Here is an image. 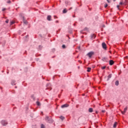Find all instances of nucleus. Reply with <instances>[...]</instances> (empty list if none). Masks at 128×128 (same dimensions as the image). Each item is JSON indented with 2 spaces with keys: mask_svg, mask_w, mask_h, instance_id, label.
Listing matches in <instances>:
<instances>
[{
  "mask_svg": "<svg viewBox=\"0 0 128 128\" xmlns=\"http://www.w3.org/2000/svg\"><path fill=\"white\" fill-rule=\"evenodd\" d=\"M108 4H106V5H105V6H104V8H108Z\"/></svg>",
  "mask_w": 128,
  "mask_h": 128,
  "instance_id": "obj_25",
  "label": "nucleus"
},
{
  "mask_svg": "<svg viewBox=\"0 0 128 128\" xmlns=\"http://www.w3.org/2000/svg\"><path fill=\"white\" fill-rule=\"evenodd\" d=\"M115 84H116V86H118V84H119L118 80H116V81L115 82Z\"/></svg>",
  "mask_w": 128,
  "mask_h": 128,
  "instance_id": "obj_15",
  "label": "nucleus"
},
{
  "mask_svg": "<svg viewBox=\"0 0 128 128\" xmlns=\"http://www.w3.org/2000/svg\"><path fill=\"white\" fill-rule=\"evenodd\" d=\"M8 4H10L11 2L10 0H8L7 2Z\"/></svg>",
  "mask_w": 128,
  "mask_h": 128,
  "instance_id": "obj_29",
  "label": "nucleus"
},
{
  "mask_svg": "<svg viewBox=\"0 0 128 128\" xmlns=\"http://www.w3.org/2000/svg\"><path fill=\"white\" fill-rule=\"evenodd\" d=\"M94 54V52H90L87 54V56H88L89 58H92V56H93Z\"/></svg>",
  "mask_w": 128,
  "mask_h": 128,
  "instance_id": "obj_3",
  "label": "nucleus"
},
{
  "mask_svg": "<svg viewBox=\"0 0 128 128\" xmlns=\"http://www.w3.org/2000/svg\"><path fill=\"white\" fill-rule=\"evenodd\" d=\"M90 70H92V68H88L87 72H90Z\"/></svg>",
  "mask_w": 128,
  "mask_h": 128,
  "instance_id": "obj_16",
  "label": "nucleus"
},
{
  "mask_svg": "<svg viewBox=\"0 0 128 128\" xmlns=\"http://www.w3.org/2000/svg\"><path fill=\"white\" fill-rule=\"evenodd\" d=\"M66 12H68V10H66V9H64L63 10V14H66Z\"/></svg>",
  "mask_w": 128,
  "mask_h": 128,
  "instance_id": "obj_14",
  "label": "nucleus"
},
{
  "mask_svg": "<svg viewBox=\"0 0 128 128\" xmlns=\"http://www.w3.org/2000/svg\"><path fill=\"white\" fill-rule=\"evenodd\" d=\"M114 64V60H110L109 62V64H110V66H112V64Z\"/></svg>",
  "mask_w": 128,
  "mask_h": 128,
  "instance_id": "obj_7",
  "label": "nucleus"
},
{
  "mask_svg": "<svg viewBox=\"0 0 128 128\" xmlns=\"http://www.w3.org/2000/svg\"><path fill=\"white\" fill-rule=\"evenodd\" d=\"M1 124L2 126H6L8 124V122L6 120H3L1 122Z\"/></svg>",
  "mask_w": 128,
  "mask_h": 128,
  "instance_id": "obj_2",
  "label": "nucleus"
},
{
  "mask_svg": "<svg viewBox=\"0 0 128 128\" xmlns=\"http://www.w3.org/2000/svg\"><path fill=\"white\" fill-rule=\"evenodd\" d=\"M47 20H49V21H50V20H52V16H47Z\"/></svg>",
  "mask_w": 128,
  "mask_h": 128,
  "instance_id": "obj_8",
  "label": "nucleus"
},
{
  "mask_svg": "<svg viewBox=\"0 0 128 128\" xmlns=\"http://www.w3.org/2000/svg\"><path fill=\"white\" fill-rule=\"evenodd\" d=\"M54 18H58V16H54Z\"/></svg>",
  "mask_w": 128,
  "mask_h": 128,
  "instance_id": "obj_31",
  "label": "nucleus"
},
{
  "mask_svg": "<svg viewBox=\"0 0 128 128\" xmlns=\"http://www.w3.org/2000/svg\"><path fill=\"white\" fill-rule=\"evenodd\" d=\"M102 70H104V68H106V66H103L102 68Z\"/></svg>",
  "mask_w": 128,
  "mask_h": 128,
  "instance_id": "obj_27",
  "label": "nucleus"
},
{
  "mask_svg": "<svg viewBox=\"0 0 128 128\" xmlns=\"http://www.w3.org/2000/svg\"><path fill=\"white\" fill-rule=\"evenodd\" d=\"M102 112H106V110H102Z\"/></svg>",
  "mask_w": 128,
  "mask_h": 128,
  "instance_id": "obj_28",
  "label": "nucleus"
},
{
  "mask_svg": "<svg viewBox=\"0 0 128 128\" xmlns=\"http://www.w3.org/2000/svg\"><path fill=\"white\" fill-rule=\"evenodd\" d=\"M112 0H107L108 2L110 3V2Z\"/></svg>",
  "mask_w": 128,
  "mask_h": 128,
  "instance_id": "obj_24",
  "label": "nucleus"
},
{
  "mask_svg": "<svg viewBox=\"0 0 128 128\" xmlns=\"http://www.w3.org/2000/svg\"><path fill=\"white\" fill-rule=\"evenodd\" d=\"M114 0V2H116V0Z\"/></svg>",
  "mask_w": 128,
  "mask_h": 128,
  "instance_id": "obj_39",
  "label": "nucleus"
},
{
  "mask_svg": "<svg viewBox=\"0 0 128 128\" xmlns=\"http://www.w3.org/2000/svg\"><path fill=\"white\" fill-rule=\"evenodd\" d=\"M62 108H68V104H64L61 106Z\"/></svg>",
  "mask_w": 128,
  "mask_h": 128,
  "instance_id": "obj_6",
  "label": "nucleus"
},
{
  "mask_svg": "<svg viewBox=\"0 0 128 128\" xmlns=\"http://www.w3.org/2000/svg\"><path fill=\"white\" fill-rule=\"evenodd\" d=\"M6 24H8V20H6Z\"/></svg>",
  "mask_w": 128,
  "mask_h": 128,
  "instance_id": "obj_32",
  "label": "nucleus"
},
{
  "mask_svg": "<svg viewBox=\"0 0 128 128\" xmlns=\"http://www.w3.org/2000/svg\"><path fill=\"white\" fill-rule=\"evenodd\" d=\"M126 110H128V107H126L124 108V110L121 112L122 114H126Z\"/></svg>",
  "mask_w": 128,
  "mask_h": 128,
  "instance_id": "obj_4",
  "label": "nucleus"
},
{
  "mask_svg": "<svg viewBox=\"0 0 128 128\" xmlns=\"http://www.w3.org/2000/svg\"><path fill=\"white\" fill-rule=\"evenodd\" d=\"M14 24V21H12V22H10V26Z\"/></svg>",
  "mask_w": 128,
  "mask_h": 128,
  "instance_id": "obj_20",
  "label": "nucleus"
},
{
  "mask_svg": "<svg viewBox=\"0 0 128 128\" xmlns=\"http://www.w3.org/2000/svg\"><path fill=\"white\" fill-rule=\"evenodd\" d=\"M41 128H44V125L42 124L41 125Z\"/></svg>",
  "mask_w": 128,
  "mask_h": 128,
  "instance_id": "obj_22",
  "label": "nucleus"
},
{
  "mask_svg": "<svg viewBox=\"0 0 128 128\" xmlns=\"http://www.w3.org/2000/svg\"><path fill=\"white\" fill-rule=\"evenodd\" d=\"M102 46L104 50H106V44L105 42H102Z\"/></svg>",
  "mask_w": 128,
  "mask_h": 128,
  "instance_id": "obj_5",
  "label": "nucleus"
},
{
  "mask_svg": "<svg viewBox=\"0 0 128 128\" xmlns=\"http://www.w3.org/2000/svg\"><path fill=\"white\" fill-rule=\"evenodd\" d=\"M11 84H12V86L16 85V80H12L11 82Z\"/></svg>",
  "mask_w": 128,
  "mask_h": 128,
  "instance_id": "obj_10",
  "label": "nucleus"
},
{
  "mask_svg": "<svg viewBox=\"0 0 128 128\" xmlns=\"http://www.w3.org/2000/svg\"><path fill=\"white\" fill-rule=\"evenodd\" d=\"M24 24H26V22H24Z\"/></svg>",
  "mask_w": 128,
  "mask_h": 128,
  "instance_id": "obj_36",
  "label": "nucleus"
},
{
  "mask_svg": "<svg viewBox=\"0 0 128 128\" xmlns=\"http://www.w3.org/2000/svg\"><path fill=\"white\" fill-rule=\"evenodd\" d=\"M117 8H118V10H120V6L118 5L117 6Z\"/></svg>",
  "mask_w": 128,
  "mask_h": 128,
  "instance_id": "obj_30",
  "label": "nucleus"
},
{
  "mask_svg": "<svg viewBox=\"0 0 128 128\" xmlns=\"http://www.w3.org/2000/svg\"><path fill=\"white\" fill-rule=\"evenodd\" d=\"M28 36H26V38H28Z\"/></svg>",
  "mask_w": 128,
  "mask_h": 128,
  "instance_id": "obj_37",
  "label": "nucleus"
},
{
  "mask_svg": "<svg viewBox=\"0 0 128 128\" xmlns=\"http://www.w3.org/2000/svg\"><path fill=\"white\" fill-rule=\"evenodd\" d=\"M6 8H2V12H4V10H6Z\"/></svg>",
  "mask_w": 128,
  "mask_h": 128,
  "instance_id": "obj_26",
  "label": "nucleus"
},
{
  "mask_svg": "<svg viewBox=\"0 0 128 128\" xmlns=\"http://www.w3.org/2000/svg\"><path fill=\"white\" fill-rule=\"evenodd\" d=\"M78 50H80V47H78Z\"/></svg>",
  "mask_w": 128,
  "mask_h": 128,
  "instance_id": "obj_34",
  "label": "nucleus"
},
{
  "mask_svg": "<svg viewBox=\"0 0 128 128\" xmlns=\"http://www.w3.org/2000/svg\"><path fill=\"white\" fill-rule=\"evenodd\" d=\"M120 4L122 6V4H124V3L122 2H120Z\"/></svg>",
  "mask_w": 128,
  "mask_h": 128,
  "instance_id": "obj_23",
  "label": "nucleus"
},
{
  "mask_svg": "<svg viewBox=\"0 0 128 128\" xmlns=\"http://www.w3.org/2000/svg\"><path fill=\"white\" fill-rule=\"evenodd\" d=\"M88 112H93L92 108H90L88 109Z\"/></svg>",
  "mask_w": 128,
  "mask_h": 128,
  "instance_id": "obj_12",
  "label": "nucleus"
},
{
  "mask_svg": "<svg viewBox=\"0 0 128 128\" xmlns=\"http://www.w3.org/2000/svg\"><path fill=\"white\" fill-rule=\"evenodd\" d=\"M56 24H58V20H56Z\"/></svg>",
  "mask_w": 128,
  "mask_h": 128,
  "instance_id": "obj_33",
  "label": "nucleus"
},
{
  "mask_svg": "<svg viewBox=\"0 0 128 128\" xmlns=\"http://www.w3.org/2000/svg\"><path fill=\"white\" fill-rule=\"evenodd\" d=\"M36 104L38 105V106H40V102H37Z\"/></svg>",
  "mask_w": 128,
  "mask_h": 128,
  "instance_id": "obj_19",
  "label": "nucleus"
},
{
  "mask_svg": "<svg viewBox=\"0 0 128 128\" xmlns=\"http://www.w3.org/2000/svg\"><path fill=\"white\" fill-rule=\"evenodd\" d=\"M72 8H70V10H72Z\"/></svg>",
  "mask_w": 128,
  "mask_h": 128,
  "instance_id": "obj_38",
  "label": "nucleus"
},
{
  "mask_svg": "<svg viewBox=\"0 0 128 128\" xmlns=\"http://www.w3.org/2000/svg\"><path fill=\"white\" fill-rule=\"evenodd\" d=\"M60 118L62 120H64V117L61 116H60Z\"/></svg>",
  "mask_w": 128,
  "mask_h": 128,
  "instance_id": "obj_18",
  "label": "nucleus"
},
{
  "mask_svg": "<svg viewBox=\"0 0 128 128\" xmlns=\"http://www.w3.org/2000/svg\"><path fill=\"white\" fill-rule=\"evenodd\" d=\"M45 120H46L48 122H52V119H50V118L48 116L46 117Z\"/></svg>",
  "mask_w": 128,
  "mask_h": 128,
  "instance_id": "obj_1",
  "label": "nucleus"
},
{
  "mask_svg": "<svg viewBox=\"0 0 128 128\" xmlns=\"http://www.w3.org/2000/svg\"><path fill=\"white\" fill-rule=\"evenodd\" d=\"M110 78H112V74L108 75V80Z\"/></svg>",
  "mask_w": 128,
  "mask_h": 128,
  "instance_id": "obj_17",
  "label": "nucleus"
},
{
  "mask_svg": "<svg viewBox=\"0 0 128 128\" xmlns=\"http://www.w3.org/2000/svg\"><path fill=\"white\" fill-rule=\"evenodd\" d=\"M103 60H104V62H106V60H108V58L106 57L103 58Z\"/></svg>",
  "mask_w": 128,
  "mask_h": 128,
  "instance_id": "obj_13",
  "label": "nucleus"
},
{
  "mask_svg": "<svg viewBox=\"0 0 128 128\" xmlns=\"http://www.w3.org/2000/svg\"><path fill=\"white\" fill-rule=\"evenodd\" d=\"M90 36H91L92 40H94V38H96V36L94 34H92Z\"/></svg>",
  "mask_w": 128,
  "mask_h": 128,
  "instance_id": "obj_9",
  "label": "nucleus"
},
{
  "mask_svg": "<svg viewBox=\"0 0 128 128\" xmlns=\"http://www.w3.org/2000/svg\"><path fill=\"white\" fill-rule=\"evenodd\" d=\"M116 126H118V123L117 122H114V125H113V128H116Z\"/></svg>",
  "mask_w": 128,
  "mask_h": 128,
  "instance_id": "obj_11",
  "label": "nucleus"
},
{
  "mask_svg": "<svg viewBox=\"0 0 128 128\" xmlns=\"http://www.w3.org/2000/svg\"><path fill=\"white\" fill-rule=\"evenodd\" d=\"M78 62H80V64H82V61L79 60Z\"/></svg>",
  "mask_w": 128,
  "mask_h": 128,
  "instance_id": "obj_35",
  "label": "nucleus"
},
{
  "mask_svg": "<svg viewBox=\"0 0 128 128\" xmlns=\"http://www.w3.org/2000/svg\"><path fill=\"white\" fill-rule=\"evenodd\" d=\"M62 48H66V45L63 44V45L62 46Z\"/></svg>",
  "mask_w": 128,
  "mask_h": 128,
  "instance_id": "obj_21",
  "label": "nucleus"
}]
</instances>
